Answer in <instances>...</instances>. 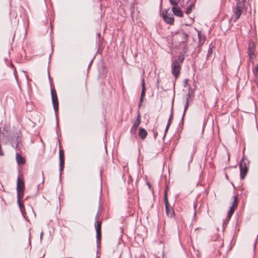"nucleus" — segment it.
Here are the masks:
<instances>
[{
	"mask_svg": "<svg viewBox=\"0 0 258 258\" xmlns=\"http://www.w3.org/2000/svg\"><path fill=\"white\" fill-rule=\"evenodd\" d=\"M172 74L176 79L180 72L181 65L176 59H173L171 64Z\"/></svg>",
	"mask_w": 258,
	"mask_h": 258,
	"instance_id": "obj_1",
	"label": "nucleus"
},
{
	"mask_svg": "<svg viewBox=\"0 0 258 258\" xmlns=\"http://www.w3.org/2000/svg\"><path fill=\"white\" fill-rule=\"evenodd\" d=\"M24 189L25 186L23 181L21 180L20 178L18 177L17 185V199H22L23 198Z\"/></svg>",
	"mask_w": 258,
	"mask_h": 258,
	"instance_id": "obj_2",
	"label": "nucleus"
},
{
	"mask_svg": "<svg viewBox=\"0 0 258 258\" xmlns=\"http://www.w3.org/2000/svg\"><path fill=\"white\" fill-rule=\"evenodd\" d=\"M51 96L52 99V103L53 104V109L55 112L58 109V102L56 92L54 89L51 88Z\"/></svg>",
	"mask_w": 258,
	"mask_h": 258,
	"instance_id": "obj_3",
	"label": "nucleus"
},
{
	"mask_svg": "<svg viewBox=\"0 0 258 258\" xmlns=\"http://www.w3.org/2000/svg\"><path fill=\"white\" fill-rule=\"evenodd\" d=\"M163 20L167 23L172 24L174 19L171 14L168 13V10H165L162 13Z\"/></svg>",
	"mask_w": 258,
	"mask_h": 258,
	"instance_id": "obj_4",
	"label": "nucleus"
},
{
	"mask_svg": "<svg viewBox=\"0 0 258 258\" xmlns=\"http://www.w3.org/2000/svg\"><path fill=\"white\" fill-rule=\"evenodd\" d=\"M101 222L100 221H96V239L98 243L100 242L101 237Z\"/></svg>",
	"mask_w": 258,
	"mask_h": 258,
	"instance_id": "obj_5",
	"label": "nucleus"
},
{
	"mask_svg": "<svg viewBox=\"0 0 258 258\" xmlns=\"http://www.w3.org/2000/svg\"><path fill=\"white\" fill-rule=\"evenodd\" d=\"M140 123H141V116H140V114H139L137 116L136 120L134 122V123L133 125V126L132 127V128L131 129V133L132 134H135V133L137 131V129L138 127L139 126V125H140Z\"/></svg>",
	"mask_w": 258,
	"mask_h": 258,
	"instance_id": "obj_6",
	"label": "nucleus"
},
{
	"mask_svg": "<svg viewBox=\"0 0 258 258\" xmlns=\"http://www.w3.org/2000/svg\"><path fill=\"white\" fill-rule=\"evenodd\" d=\"M59 170L60 172L63 170L64 164V153L63 151L61 150H59ZM61 173L60 174L61 175Z\"/></svg>",
	"mask_w": 258,
	"mask_h": 258,
	"instance_id": "obj_7",
	"label": "nucleus"
},
{
	"mask_svg": "<svg viewBox=\"0 0 258 258\" xmlns=\"http://www.w3.org/2000/svg\"><path fill=\"white\" fill-rule=\"evenodd\" d=\"M173 7L172 8V12L173 14L179 17H183V13L182 11L181 10L180 8L178 7L177 5H172Z\"/></svg>",
	"mask_w": 258,
	"mask_h": 258,
	"instance_id": "obj_8",
	"label": "nucleus"
},
{
	"mask_svg": "<svg viewBox=\"0 0 258 258\" xmlns=\"http://www.w3.org/2000/svg\"><path fill=\"white\" fill-rule=\"evenodd\" d=\"M240 170L241 178L243 179L247 172V169L246 167V165L245 163L244 164L243 163H241L240 165Z\"/></svg>",
	"mask_w": 258,
	"mask_h": 258,
	"instance_id": "obj_9",
	"label": "nucleus"
},
{
	"mask_svg": "<svg viewBox=\"0 0 258 258\" xmlns=\"http://www.w3.org/2000/svg\"><path fill=\"white\" fill-rule=\"evenodd\" d=\"M178 34L182 38L181 42L185 43L187 41L188 35L185 33L184 31L179 32L178 33Z\"/></svg>",
	"mask_w": 258,
	"mask_h": 258,
	"instance_id": "obj_10",
	"label": "nucleus"
},
{
	"mask_svg": "<svg viewBox=\"0 0 258 258\" xmlns=\"http://www.w3.org/2000/svg\"><path fill=\"white\" fill-rule=\"evenodd\" d=\"M147 134V132L145 129L142 127L140 128L139 135L142 140H144L146 138Z\"/></svg>",
	"mask_w": 258,
	"mask_h": 258,
	"instance_id": "obj_11",
	"label": "nucleus"
},
{
	"mask_svg": "<svg viewBox=\"0 0 258 258\" xmlns=\"http://www.w3.org/2000/svg\"><path fill=\"white\" fill-rule=\"evenodd\" d=\"M187 97L186 98V103L184 105V111H183V113L182 115V119H183L184 116L185 112H186V111L188 107V106H189V99L190 97V94L189 93L187 95Z\"/></svg>",
	"mask_w": 258,
	"mask_h": 258,
	"instance_id": "obj_12",
	"label": "nucleus"
},
{
	"mask_svg": "<svg viewBox=\"0 0 258 258\" xmlns=\"http://www.w3.org/2000/svg\"><path fill=\"white\" fill-rule=\"evenodd\" d=\"M16 160L19 165L24 164L25 161L24 158L18 153L16 154Z\"/></svg>",
	"mask_w": 258,
	"mask_h": 258,
	"instance_id": "obj_13",
	"label": "nucleus"
},
{
	"mask_svg": "<svg viewBox=\"0 0 258 258\" xmlns=\"http://www.w3.org/2000/svg\"><path fill=\"white\" fill-rule=\"evenodd\" d=\"M166 208V212L167 216L170 218L173 217V216L174 215V211L173 209L171 207V206L167 207V208Z\"/></svg>",
	"mask_w": 258,
	"mask_h": 258,
	"instance_id": "obj_14",
	"label": "nucleus"
},
{
	"mask_svg": "<svg viewBox=\"0 0 258 258\" xmlns=\"http://www.w3.org/2000/svg\"><path fill=\"white\" fill-rule=\"evenodd\" d=\"M17 202L19 205V207L20 208V209L21 210V212H22V214L24 216L25 214V207L24 204L21 202V200L22 199H17Z\"/></svg>",
	"mask_w": 258,
	"mask_h": 258,
	"instance_id": "obj_15",
	"label": "nucleus"
},
{
	"mask_svg": "<svg viewBox=\"0 0 258 258\" xmlns=\"http://www.w3.org/2000/svg\"><path fill=\"white\" fill-rule=\"evenodd\" d=\"M172 117H173V107H172V108H171V114H170V117L169 118L167 124L166 125V128H165V134H166V133L167 132V131H168V130L169 129V126H170V125L171 124V120L172 119Z\"/></svg>",
	"mask_w": 258,
	"mask_h": 258,
	"instance_id": "obj_16",
	"label": "nucleus"
},
{
	"mask_svg": "<svg viewBox=\"0 0 258 258\" xmlns=\"http://www.w3.org/2000/svg\"><path fill=\"white\" fill-rule=\"evenodd\" d=\"M20 141H21V140L19 139L18 136H17V137H14L12 144L13 146L15 144H16V148H17L18 146V143H20Z\"/></svg>",
	"mask_w": 258,
	"mask_h": 258,
	"instance_id": "obj_17",
	"label": "nucleus"
},
{
	"mask_svg": "<svg viewBox=\"0 0 258 258\" xmlns=\"http://www.w3.org/2000/svg\"><path fill=\"white\" fill-rule=\"evenodd\" d=\"M142 87V90L141 96H142V98H144L145 95V92H146V87H145V83L144 79H143Z\"/></svg>",
	"mask_w": 258,
	"mask_h": 258,
	"instance_id": "obj_18",
	"label": "nucleus"
},
{
	"mask_svg": "<svg viewBox=\"0 0 258 258\" xmlns=\"http://www.w3.org/2000/svg\"><path fill=\"white\" fill-rule=\"evenodd\" d=\"M247 53L250 58L252 57V55L254 54V48L250 44L249 45Z\"/></svg>",
	"mask_w": 258,
	"mask_h": 258,
	"instance_id": "obj_19",
	"label": "nucleus"
},
{
	"mask_svg": "<svg viewBox=\"0 0 258 258\" xmlns=\"http://www.w3.org/2000/svg\"><path fill=\"white\" fill-rule=\"evenodd\" d=\"M164 203H165V208H167V207L170 206L169 205V203L168 202V199H167V191H165L164 193Z\"/></svg>",
	"mask_w": 258,
	"mask_h": 258,
	"instance_id": "obj_20",
	"label": "nucleus"
},
{
	"mask_svg": "<svg viewBox=\"0 0 258 258\" xmlns=\"http://www.w3.org/2000/svg\"><path fill=\"white\" fill-rule=\"evenodd\" d=\"M194 7V5L193 4H189V5L188 6V8H187V9L186 10V14L188 15L190 13H191V12L192 11V9Z\"/></svg>",
	"mask_w": 258,
	"mask_h": 258,
	"instance_id": "obj_21",
	"label": "nucleus"
},
{
	"mask_svg": "<svg viewBox=\"0 0 258 258\" xmlns=\"http://www.w3.org/2000/svg\"><path fill=\"white\" fill-rule=\"evenodd\" d=\"M237 204H238V198L236 196H235L234 197V201L233 202V204L231 207L236 209L237 207Z\"/></svg>",
	"mask_w": 258,
	"mask_h": 258,
	"instance_id": "obj_22",
	"label": "nucleus"
},
{
	"mask_svg": "<svg viewBox=\"0 0 258 258\" xmlns=\"http://www.w3.org/2000/svg\"><path fill=\"white\" fill-rule=\"evenodd\" d=\"M235 208L231 207H230V209L229 210L228 213V218H230L232 216V215H233L234 212V210H235Z\"/></svg>",
	"mask_w": 258,
	"mask_h": 258,
	"instance_id": "obj_23",
	"label": "nucleus"
},
{
	"mask_svg": "<svg viewBox=\"0 0 258 258\" xmlns=\"http://www.w3.org/2000/svg\"><path fill=\"white\" fill-rule=\"evenodd\" d=\"M171 5H177L180 0H168Z\"/></svg>",
	"mask_w": 258,
	"mask_h": 258,
	"instance_id": "obj_24",
	"label": "nucleus"
},
{
	"mask_svg": "<svg viewBox=\"0 0 258 258\" xmlns=\"http://www.w3.org/2000/svg\"><path fill=\"white\" fill-rule=\"evenodd\" d=\"M184 59V56L182 55H180L178 56L177 60L179 62V63L181 64L183 61Z\"/></svg>",
	"mask_w": 258,
	"mask_h": 258,
	"instance_id": "obj_25",
	"label": "nucleus"
},
{
	"mask_svg": "<svg viewBox=\"0 0 258 258\" xmlns=\"http://www.w3.org/2000/svg\"><path fill=\"white\" fill-rule=\"evenodd\" d=\"M258 72V66H257L255 68H254L253 70V72L254 75H256V74Z\"/></svg>",
	"mask_w": 258,
	"mask_h": 258,
	"instance_id": "obj_26",
	"label": "nucleus"
},
{
	"mask_svg": "<svg viewBox=\"0 0 258 258\" xmlns=\"http://www.w3.org/2000/svg\"><path fill=\"white\" fill-rule=\"evenodd\" d=\"M188 79H186L184 81V86L185 87H187V85H188Z\"/></svg>",
	"mask_w": 258,
	"mask_h": 258,
	"instance_id": "obj_27",
	"label": "nucleus"
},
{
	"mask_svg": "<svg viewBox=\"0 0 258 258\" xmlns=\"http://www.w3.org/2000/svg\"><path fill=\"white\" fill-rule=\"evenodd\" d=\"M144 98H142V96H141L140 103H139V107L141 106L142 102L143 101Z\"/></svg>",
	"mask_w": 258,
	"mask_h": 258,
	"instance_id": "obj_28",
	"label": "nucleus"
},
{
	"mask_svg": "<svg viewBox=\"0 0 258 258\" xmlns=\"http://www.w3.org/2000/svg\"><path fill=\"white\" fill-rule=\"evenodd\" d=\"M211 52H212V49L211 48L209 49L208 53L210 54Z\"/></svg>",
	"mask_w": 258,
	"mask_h": 258,
	"instance_id": "obj_29",
	"label": "nucleus"
},
{
	"mask_svg": "<svg viewBox=\"0 0 258 258\" xmlns=\"http://www.w3.org/2000/svg\"><path fill=\"white\" fill-rule=\"evenodd\" d=\"M99 211H98L97 214V215H96V219H97L98 218V217H99Z\"/></svg>",
	"mask_w": 258,
	"mask_h": 258,
	"instance_id": "obj_30",
	"label": "nucleus"
},
{
	"mask_svg": "<svg viewBox=\"0 0 258 258\" xmlns=\"http://www.w3.org/2000/svg\"><path fill=\"white\" fill-rule=\"evenodd\" d=\"M43 234V232L42 231V232H41V234H40V239H41V238H42V236Z\"/></svg>",
	"mask_w": 258,
	"mask_h": 258,
	"instance_id": "obj_31",
	"label": "nucleus"
}]
</instances>
